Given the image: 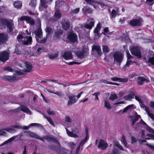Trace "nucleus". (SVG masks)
Listing matches in <instances>:
<instances>
[{
    "mask_svg": "<svg viewBox=\"0 0 154 154\" xmlns=\"http://www.w3.org/2000/svg\"><path fill=\"white\" fill-rule=\"evenodd\" d=\"M27 34L25 33L22 35H19L17 36V39L18 42H22V43L26 45H30L32 42V38L31 36H28L30 34L28 33L27 30L26 31Z\"/></svg>",
    "mask_w": 154,
    "mask_h": 154,
    "instance_id": "1",
    "label": "nucleus"
},
{
    "mask_svg": "<svg viewBox=\"0 0 154 154\" xmlns=\"http://www.w3.org/2000/svg\"><path fill=\"white\" fill-rule=\"evenodd\" d=\"M13 23L7 19H3L0 18V29H2L5 28L6 26L8 29V32H11L13 30Z\"/></svg>",
    "mask_w": 154,
    "mask_h": 154,
    "instance_id": "2",
    "label": "nucleus"
},
{
    "mask_svg": "<svg viewBox=\"0 0 154 154\" xmlns=\"http://www.w3.org/2000/svg\"><path fill=\"white\" fill-rule=\"evenodd\" d=\"M35 35V38L38 42L44 43L46 41V39L42 38V32L41 29L39 28L34 32Z\"/></svg>",
    "mask_w": 154,
    "mask_h": 154,
    "instance_id": "3",
    "label": "nucleus"
},
{
    "mask_svg": "<svg viewBox=\"0 0 154 154\" xmlns=\"http://www.w3.org/2000/svg\"><path fill=\"white\" fill-rule=\"evenodd\" d=\"M22 63L25 64V67L26 69L24 71H22L21 70H18L16 71V73L19 75H22L24 74L25 72H30L32 69L31 64L29 62H22Z\"/></svg>",
    "mask_w": 154,
    "mask_h": 154,
    "instance_id": "4",
    "label": "nucleus"
},
{
    "mask_svg": "<svg viewBox=\"0 0 154 154\" xmlns=\"http://www.w3.org/2000/svg\"><path fill=\"white\" fill-rule=\"evenodd\" d=\"M10 52L5 50L0 52V61L4 63L9 59Z\"/></svg>",
    "mask_w": 154,
    "mask_h": 154,
    "instance_id": "5",
    "label": "nucleus"
},
{
    "mask_svg": "<svg viewBox=\"0 0 154 154\" xmlns=\"http://www.w3.org/2000/svg\"><path fill=\"white\" fill-rule=\"evenodd\" d=\"M123 55L120 52H115L113 56L114 61L116 62L119 65H120L123 60Z\"/></svg>",
    "mask_w": 154,
    "mask_h": 154,
    "instance_id": "6",
    "label": "nucleus"
},
{
    "mask_svg": "<svg viewBox=\"0 0 154 154\" xmlns=\"http://www.w3.org/2000/svg\"><path fill=\"white\" fill-rule=\"evenodd\" d=\"M130 51L131 54L139 58L141 57L140 48L137 46H132L130 48Z\"/></svg>",
    "mask_w": 154,
    "mask_h": 154,
    "instance_id": "7",
    "label": "nucleus"
},
{
    "mask_svg": "<svg viewBox=\"0 0 154 154\" xmlns=\"http://www.w3.org/2000/svg\"><path fill=\"white\" fill-rule=\"evenodd\" d=\"M22 111L26 113L27 114L31 115L32 112L26 106L24 105H20V107H19L13 110L14 112H17L20 111Z\"/></svg>",
    "mask_w": 154,
    "mask_h": 154,
    "instance_id": "8",
    "label": "nucleus"
},
{
    "mask_svg": "<svg viewBox=\"0 0 154 154\" xmlns=\"http://www.w3.org/2000/svg\"><path fill=\"white\" fill-rule=\"evenodd\" d=\"M143 22L142 19L140 18L132 19L128 22V23L130 25L134 26H139L142 25Z\"/></svg>",
    "mask_w": 154,
    "mask_h": 154,
    "instance_id": "9",
    "label": "nucleus"
},
{
    "mask_svg": "<svg viewBox=\"0 0 154 154\" xmlns=\"http://www.w3.org/2000/svg\"><path fill=\"white\" fill-rule=\"evenodd\" d=\"M94 20L92 18H89L88 19L86 23L84 25L85 27L91 29L94 25Z\"/></svg>",
    "mask_w": 154,
    "mask_h": 154,
    "instance_id": "10",
    "label": "nucleus"
},
{
    "mask_svg": "<svg viewBox=\"0 0 154 154\" xmlns=\"http://www.w3.org/2000/svg\"><path fill=\"white\" fill-rule=\"evenodd\" d=\"M62 56L66 60H72L73 57L71 51H65L63 53H62Z\"/></svg>",
    "mask_w": 154,
    "mask_h": 154,
    "instance_id": "11",
    "label": "nucleus"
},
{
    "mask_svg": "<svg viewBox=\"0 0 154 154\" xmlns=\"http://www.w3.org/2000/svg\"><path fill=\"white\" fill-rule=\"evenodd\" d=\"M62 25V27L63 29L65 30H68L69 29L70 24L69 22L67 20L66 18H63L61 21Z\"/></svg>",
    "mask_w": 154,
    "mask_h": 154,
    "instance_id": "12",
    "label": "nucleus"
},
{
    "mask_svg": "<svg viewBox=\"0 0 154 154\" xmlns=\"http://www.w3.org/2000/svg\"><path fill=\"white\" fill-rule=\"evenodd\" d=\"M67 97L69 99L67 104L68 106H71L76 102V100L75 98V96L74 94H70L67 95Z\"/></svg>",
    "mask_w": 154,
    "mask_h": 154,
    "instance_id": "13",
    "label": "nucleus"
},
{
    "mask_svg": "<svg viewBox=\"0 0 154 154\" xmlns=\"http://www.w3.org/2000/svg\"><path fill=\"white\" fill-rule=\"evenodd\" d=\"M88 49L87 48H85L82 50V52H78L77 53V56L79 58H82L87 55Z\"/></svg>",
    "mask_w": 154,
    "mask_h": 154,
    "instance_id": "14",
    "label": "nucleus"
},
{
    "mask_svg": "<svg viewBox=\"0 0 154 154\" xmlns=\"http://www.w3.org/2000/svg\"><path fill=\"white\" fill-rule=\"evenodd\" d=\"M101 29V24L98 23L97 24L96 27L94 31V38L96 39H98L100 37L99 32Z\"/></svg>",
    "mask_w": 154,
    "mask_h": 154,
    "instance_id": "15",
    "label": "nucleus"
},
{
    "mask_svg": "<svg viewBox=\"0 0 154 154\" xmlns=\"http://www.w3.org/2000/svg\"><path fill=\"white\" fill-rule=\"evenodd\" d=\"M140 106L141 108L146 111L148 116L152 120H154V115L150 112L149 108L142 103H141Z\"/></svg>",
    "mask_w": 154,
    "mask_h": 154,
    "instance_id": "16",
    "label": "nucleus"
},
{
    "mask_svg": "<svg viewBox=\"0 0 154 154\" xmlns=\"http://www.w3.org/2000/svg\"><path fill=\"white\" fill-rule=\"evenodd\" d=\"M48 3V1L46 0H40V5L39 7V10L40 11H42L45 10L46 11V8H47V4Z\"/></svg>",
    "mask_w": 154,
    "mask_h": 154,
    "instance_id": "17",
    "label": "nucleus"
},
{
    "mask_svg": "<svg viewBox=\"0 0 154 154\" xmlns=\"http://www.w3.org/2000/svg\"><path fill=\"white\" fill-rule=\"evenodd\" d=\"M108 144L103 140H100L98 146V148L102 150L105 149L107 147Z\"/></svg>",
    "mask_w": 154,
    "mask_h": 154,
    "instance_id": "18",
    "label": "nucleus"
},
{
    "mask_svg": "<svg viewBox=\"0 0 154 154\" xmlns=\"http://www.w3.org/2000/svg\"><path fill=\"white\" fill-rule=\"evenodd\" d=\"M21 21L25 20L26 22L27 23H29L31 25H34V20L31 17L27 16H23L20 18Z\"/></svg>",
    "mask_w": 154,
    "mask_h": 154,
    "instance_id": "19",
    "label": "nucleus"
},
{
    "mask_svg": "<svg viewBox=\"0 0 154 154\" xmlns=\"http://www.w3.org/2000/svg\"><path fill=\"white\" fill-rule=\"evenodd\" d=\"M137 80L138 85H143L144 82H148L149 81L148 79H145L141 76L138 77L137 79Z\"/></svg>",
    "mask_w": 154,
    "mask_h": 154,
    "instance_id": "20",
    "label": "nucleus"
},
{
    "mask_svg": "<svg viewBox=\"0 0 154 154\" xmlns=\"http://www.w3.org/2000/svg\"><path fill=\"white\" fill-rule=\"evenodd\" d=\"M66 133L67 135L69 137H77L78 136L77 135L78 133V131H75L73 130L72 132L69 131L67 128H66Z\"/></svg>",
    "mask_w": 154,
    "mask_h": 154,
    "instance_id": "21",
    "label": "nucleus"
},
{
    "mask_svg": "<svg viewBox=\"0 0 154 154\" xmlns=\"http://www.w3.org/2000/svg\"><path fill=\"white\" fill-rule=\"evenodd\" d=\"M85 137L84 140H82L79 143V145L82 147L84 144L87 142L88 140L89 137V135L88 133V130L87 128H85Z\"/></svg>",
    "mask_w": 154,
    "mask_h": 154,
    "instance_id": "22",
    "label": "nucleus"
},
{
    "mask_svg": "<svg viewBox=\"0 0 154 154\" xmlns=\"http://www.w3.org/2000/svg\"><path fill=\"white\" fill-rule=\"evenodd\" d=\"M68 38L72 42H75L77 39V35L74 33H71L68 35Z\"/></svg>",
    "mask_w": 154,
    "mask_h": 154,
    "instance_id": "23",
    "label": "nucleus"
},
{
    "mask_svg": "<svg viewBox=\"0 0 154 154\" xmlns=\"http://www.w3.org/2000/svg\"><path fill=\"white\" fill-rule=\"evenodd\" d=\"M126 53L127 57V60L126 63L129 66L130 65L135 63V61H132L130 59L131 58H132V57L130 55L128 51L127 50H126Z\"/></svg>",
    "mask_w": 154,
    "mask_h": 154,
    "instance_id": "24",
    "label": "nucleus"
},
{
    "mask_svg": "<svg viewBox=\"0 0 154 154\" xmlns=\"http://www.w3.org/2000/svg\"><path fill=\"white\" fill-rule=\"evenodd\" d=\"M140 123H141L143 124L146 125V129L148 132L154 134V129L151 128L150 127L148 126L146 123L144 122L142 119H141L140 123L137 124V125L139 126V125H140Z\"/></svg>",
    "mask_w": 154,
    "mask_h": 154,
    "instance_id": "25",
    "label": "nucleus"
},
{
    "mask_svg": "<svg viewBox=\"0 0 154 154\" xmlns=\"http://www.w3.org/2000/svg\"><path fill=\"white\" fill-rule=\"evenodd\" d=\"M26 135L28 137H34L40 139L42 140H43L40 137L37 135L35 133L33 132L28 131L27 132V134Z\"/></svg>",
    "mask_w": 154,
    "mask_h": 154,
    "instance_id": "26",
    "label": "nucleus"
},
{
    "mask_svg": "<svg viewBox=\"0 0 154 154\" xmlns=\"http://www.w3.org/2000/svg\"><path fill=\"white\" fill-rule=\"evenodd\" d=\"M2 78L3 79L8 80L10 82H13L16 80V77L14 75V76H7L5 75L3 76Z\"/></svg>",
    "mask_w": 154,
    "mask_h": 154,
    "instance_id": "27",
    "label": "nucleus"
},
{
    "mask_svg": "<svg viewBox=\"0 0 154 154\" xmlns=\"http://www.w3.org/2000/svg\"><path fill=\"white\" fill-rule=\"evenodd\" d=\"M146 62L149 63L153 66H154V56L150 57L148 55L145 56L144 57Z\"/></svg>",
    "mask_w": 154,
    "mask_h": 154,
    "instance_id": "28",
    "label": "nucleus"
},
{
    "mask_svg": "<svg viewBox=\"0 0 154 154\" xmlns=\"http://www.w3.org/2000/svg\"><path fill=\"white\" fill-rule=\"evenodd\" d=\"M119 12V8H115V9H114L112 10L111 13V15L110 16V18L111 19L114 18L117 15H119L118 13Z\"/></svg>",
    "mask_w": 154,
    "mask_h": 154,
    "instance_id": "29",
    "label": "nucleus"
},
{
    "mask_svg": "<svg viewBox=\"0 0 154 154\" xmlns=\"http://www.w3.org/2000/svg\"><path fill=\"white\" fill-rule=\"evenodd\" d=\"M92 50L94 51H96L99 55L102 54L100 46L97 45H94L92 47Z\"/></svg>",
    "mask_w": 154,
    "mask_h": 154,
    "instance_id": "30",
    "label": "nucleus"
},
{
    "mask_svg": "<svg viewBox=\"0 0 154 154\" xmlns=\"http://www.w3.org/2000/svg\"><path fill=\"white\" fill-rule=\"evenodd\" d=\"M62 14L59 11H56L55 13L54 17L55 19H53L51 20L52 22H55L57 21V19H59L61 17Z\"/></svg>",
    "mask_w": 154,
    "mask_h": 154,
    "instance_id": "31",
    "label": "nucleus"
},
{
    "mask_svg": "<svg viewBox=\"0 0 154 154\" xmlns=\"http://www.w3.org/2000/svg\"><path fill=\"white\" fill-rule=\"evenodd\" d=\"M111 80L113 81H118L119 82H126L128 80L127 79H122L116 77L111 78Z\"/></svg>",
    "mask_w": 154,
    "mask_h": 154,
    "instance_id": "32",
    "label": "nucleus"
},
{
    "mask_svg": "<svg viewBox=\"0 0 154 154\" xmlns=\"http://www.w3.org/2000/svg\"><path fill=\"white\" fill-rule=\"evenodd\" d=\"M88 4H97L100 5V6L103 8L105 5L104 4H100V3L96 2L94 0H85Z\"/></svg>",
    "mask_w": 154,
    "mask_h": 154,
    "instance_id": "33",
    "label": "nucleus"
},
{
    "mask_svg": "<svg viewBox=\"0 0 154 154\" xmlns=\"http://www.w3.org/2000/svg\"><path fill=\"white\" fill-rule=\"evenodd\" d=\"M136 108L135 105L134 104H131L128 105L125 107L123 110V112H126L128 110H131Z\"/></svg>",
    "mask_w": 154,
    "mask_h": 154,
    "instance_id": "34",
    "label": "nucleus"
},
{
    "mask_svg": "<svg viewBox=\"0 0 154 154\" xmlns=\"http://www.w3.org/2000/svg\"><path fill=\"white\" fill-rule=\"evenodd\" d=\"M134 93L132 92L129 94L124 96V98L126 100H130L134 98Z\"/></svg>",
    "mask_w": 154,
    "mask_h": 154,
    "instance_id": "35",
    "label": "nucleus"
},
{
    "mask_svg": "<svg viewBox=\"0 0 154 154\" xmlns=\"http://www.w3.org/2000/svg\"><path fill=\"white\" fill-rule=\"evenodd\" d=\"M72 122V119L69 116H66L65 118V123L66 125H68Z\"/></svg>",
    "mask_w": 154,
    "mask_h": 154,
    "instance_id": "36",
    "label": "nucleus"
},
{
    "mask_svg": "<svg viewBox=\"0 0 154 154\" xmlns=\"http://www.w3.org/2000/svg\"><path fill=\"white\" fill-rule=\"evenodd\" d=\"M6 40V35L3 34H0V44L5 42Z\"/></svg>",
    "mask_w": 154,
    "mask_h": 154,
    "instance_id": "37",
    "label": "nucleus"
},
{
    "mask_svg": "<svg viewBox=\"0 0 154 154\" xmlns=\"http://www.w3.org/2000/svg\"><path fill=\"white\" fill-rule=\"evenodd\" d=\"M36 0H31L29 4V5L31 7V9L34 10L36 6Z\"/></svg>",
    "mask_w": 154,
    "mask_h": 154,
    "instance_id": "38",
    "label": "nucleus"
},
{
    "mask_svg": "<svg viewBox=\"0 0 154 154\" xmlns=\"http://www.w3.org/2000/svg\"><path fill=\"white\" fill-rule=\"evenodd\" d=\"M14 5L15 8H20L22 6V3L20 1H16L14 2Z\"/></svg>",
    "mask_w": 154,
    "mask_h": 154,
    "instance_id": "39",
    "label": "nucleus"
},
{
    "mask_svg": "<svg viewBox=\"0 0 154 154\" xmlns=\"http://www.w3.org/2000/svg\"><path fill=\"white\" fill-rule=\"evenodd\" d=\"M46 32L48 35H50L52 33L53 29L51 27L47 26L46 29Z\"/></svg>",
    "mask_w": 154,
    "mask_h": 154,
    "instance_id": "40",
    "label": "nucleus"
},
{
    "mask_svg": "<svg viewBox=\"0 0 154 154\" xmlns=\"http://www.w3.org/2000/svg\"><path fill=\"white\" fill-rule=\"evenodd\" d=\"M82 11L84 13H91L92 12V11L90 8L85 7L82 9Z\"/></svg>",
    "mask_w": 154,
    "mask_h": 154,
    "instance_id": "41",
    "label": "nucleus"
},
{
    "mask_svg": "<svg viewBox=\"0 0 154 154\" xmlns=\"http://www.w3.org/2000/svg\"><path fill=\"white\" fill-rule=\"evenodd\" d=\"M4 130L11 133H14L16 131L14 129L12 128H4Z\"/></svg>",
    "mask_w": 154,
    "mask_h": 154,
    "instance_id": "42",
    "label": "nucleus"
},
{
    "mask_svg": "<svg viewBox=\"0 0 154 154\" xmlns=\"http://www.w3.org/2000/svg\"><path fill=\"white\" fill-rule=\"evenodd\" d=\"M42 114L44 116L47 120L48 121L51 125L54 126H55L54 124L53 123V122L52 121L50 117H48L45 116V115L44 114L42 113Z\"/></svg>",
    "mask_w": 154,
    "mask_h": 154,
    "instance_id": "43",
    "label": "nucleus"
},
{
    "mask_svg": "<svg viewBox=\"0 0 154 154\" xmlns=\"http://www.w3.org/2000/svg\"><path fill=\"white\" fill-rule=\"evenodd\" d=\"M19 136L18 135H17L15 136H14L10 138L8 140L5 141L1 145H3L4 144L8 143L9 142L12 141H13L16 138H17Z\"/></svg>",
    "mask_w": 154,
    "mask_h": 154,
    "instance_id": "44",
    "label": "nucleus"
},
{
    "mask_svg": "<svg viewBox=\"0 0 154 154\" xmlns=\"http://www.w3.org/2000/svg\"><path fill=\"white\" fill-rule=\"evenodd\" d=\"M66 3L63 1H62L61 2L57 1L55 2V8H57L58 7H60V6L62 5H64Z\"/></svg>",
    "mask_w": 154,
    "mask_h": 154,
    "instance_id": "45",
    "label": "nucleus"
},
{
    "mask_svg": "<svg viewBox=\"0 0 154 154\" xmlns=\"http://www.w3.org/2000/svg\"><path fill=\"white\" fill-rule=\"evenodd\" d=\"M83 26L81 24H79L75 28V29L76 31L79 33H80V32L82 31V30Z\"/></svg>",
    "mask_w": 154,
    "mask_h": 154,
    "instance_id": "46",
    "label": "nucleus"
},
{
    "mask_svg": "<svg viewBox=\"0 0 154 154\" xmlns=\"http://www.w3.org/2000/svg\"><path fill=\"white\" fill-rule=\"evenodd\" d=\"M103 51L104 54H106L109 51L108 47L106 45L103 46Z\"/></svg>",
    "mask_w": 154,
    "mask_h": 154,
    "instance_id": "47",
    "label": "nucleus"
},
{
    "mask_svg": "<svg viewBox=\"0 0 154 154\" xmlns=\"http://www.w3.org/2000/svg\"><path fill=\"white\" fill-rule=\"evenodd\" d=\"M104 101L105 107L108 109H110L111 108V106L110 105L109 101L106 100H105Z\"/></svg>",
    "mask_w": 154,
    "mask_h": 154,
    "instance_id": "48",
    "label": "nucleus"
},
{
    "mask_svg": "<svg viewBox=\"0 0 154 154\" xmlns=\"http://www.w3.org/2000/svg\"><path fill=\"white\" fill-rule=\"evenodd\" d=\"M141 118V116L140 115H137L135 118L133 119L132 121V124L133 125L138 120V119Z\"/></svg>",
    "mask_w": 154,
    "mask_h": 154,
    "instance_id": "49",
    "label": "nucleus"
},
{
    "mask_svg": "<svg viewBox=\"0 0 154 154\" xmlns=\"http://www.w3.org/2000/svg\"><path fill=\"white\" fill-rule=\"evenodd\" d=\"M48 56L50 59H54L57 57L58 54L56 53L54 54H49Z\"/></svg>",
    "mask_w": 154,
    "mask_h": 154,
    "instance_id": "50",
    "label": "nucleus"
},
{
    "mask_svg": "<svg viewBox=\"0 0 154 154\" xmlns=\"http://www.w3.org/2000/svg\"><path fill=\"white\" fill-rule=\"evenodd\" d=\"M121 142L122 143L124 144L125 146L126 147H128V146L127 145V143L125 139V137L124 135H123L122 136Z\"/></svg>",
    "mask_w": 154,
    "mask_h": 154,
    "instance_id": "51",
    "label": "nucleus"
},
{
    "mask_svg": "<svg viewBox=\"0 0 154 154\" xmlns=\"http://www.w3.org/2000/svg\"><path fill=\"white\" fill-rule=\"evenodd\" d=\"M35 123H32L29 124L28 126H23V129L24 130L28 129L30 127L35 126Z\"/></svg>",
    "mask_w": 154,
    "mask_h": 154,
    "instance_id": "52",
    "label": "nucleus"
},
{
    "mask_svg": "<svg viewBox=\"0 0 154 154\" xmlns=\"http://www.w3.org/2000/svg\"><path fill=\"white\" fill-rule=\"evenodd\" d=\"M47 113L50 115H53L55 114V112L54 111L50 110V109H48L47 110Z\"/></svg>",
    "mask_w": 154,
    "mask_h": 154,
    "instance_id": "53",
    "label": "nucleus"
},
{
    "mask_svg": "<svg viewBox=\"0 0 154 154\" xmlns=\"http://www.w3.org/2000/svg\"><path fill=\"white\" fill-rule=\"evenodd\" d=\"M117 97L115 94H112L109 99L111 100H114L117 99Z\"/></svg>",
    "mask_w": 154,
    "mask_h": 154,
    "instance_id": "54",
    "label": "nucleus"
},
{
    "mask_svg": "<svg viewBox=\"0 0 154 154\" xmlns=\"http://www.w3.org/2000/svg\"><path fill=\"white\" fill-rule=\"evenodd\" d=\"M3 69L5 71L12 72L13 71V69L9 66H8L3 68Z\"/></svg>",
    "mask_w": 154,
    "mask_h": 154,
    "instance_id": "55",
    "label": "nucleus"
},
{
    "mask_svg": "<svg viewBox=\"0 0 154 154\" xmlns=\"http://www.w3.org/2000/svg\"><path fill=\"white\" fill-rule=\"evenodd\" d=\"M146 136L150 137V138H148L147 137L146 138V140H149V139H152L154 140V135L151 134H147Z\"/></svg>",
    "mask_w": 154,
    "mask_h": 154,
    "instance_id": "56",
    "label": "nucleus"
},
{
    "mask_svg": "<svg viewBox=\"0 0 154 154\" xmlns=\"http://www.w3.org/2000/svg\"><path fill=\"white\" fill-rule=\"evenodd\" d=\"M114 146H116L118 147L119 149L121 150H123L124 149L122 146L119 144L118 142H115L114 144Z\"/></svg>",
    "mask_w": 154,
    "mask_h": 154,
    "instance_id": "57",
    "label": "nucleus"
},
{
    "mask_svg": "<svg viewBox=\"0 0 154 154\" xmlns=\"http://www.w3.org/2000/svg\"><path fill=\"white\" fill-rule=\"evenodd\" d=\"M80 10L79 8H77L73 10H72L71 11V13L72 14H76L78 13Z\"/></svg>",
    "mask_w": 154,
    "mask_h": 154,
    "instance_id": "58",
    "label": "nucleus"
},
{
    "mask_svg": "<svg viewBox=\"0 0 154 154\" xmlns=\"http://www.w3.org/2000/svg\"><path fill=\"white\" fill-rule=\"evenodd\" d=\"M100 94V93L99 92H97L94 93L92 95L94 96L95 97V100H99V98L98 97V96Z\"/></svg>",
    "mask_w": 154,
    "mask_h": 154,
    "instance_id": "59",
    "label": "nucleus"
},
{
    "mask_svg": "<svg viewBox=\"0 0 154 154\" xmlns=\"http://www.w3.org/2000/svg\"><path fill=\"white\" fill-rule=\"evenodd\" d=\"M120 153V152L118 151L114 147L113 150L109 154H119Z\"/></svg>",
    "mask_w": 154,
    "mask_h": 154,
    "instance_id": "60",
    "label": "nucleus"
},
{
    "mask_svg": "<svg viewBox=\"0 0 154 154\" xmlns=\"http://www.w3.org/2000/svg\"><path fill=\"white\" fill-rule=\"evenodd\" d=\"M54 94L57 95L60 97H61L63 96V94L62 91H60L59 92L57 91L54 92Z\"/></svg>",
    "mask_w": 154,
    "mask_h": 154,
    "instance_id": "61",
    "label": "nucleus"
},
{
    "mask_svg": "<svg viewBox=\"0 0 154 154\" xmlns=\"http://www.w3.org/2000/svg\"><path fill=\"white\" fill-rule=\"evenodd\" d=\"M42 49L41 48H38L37 52L36 53H34L33 55L34 56H37L39 55L41 53V51H42Z\"/></svg>",
    "mask_w": 154,
    "mask_h": 154,
    "instance_id": "62",
    "label": "nucleus"
},
{
    "mask_svg": "<svg viewBox=\"0 0 154 154\" xmlns=\"http://www.w3.org/2000/svg\"><path fill=\"white\" fill-rule=\"evenodd\" d=\"M146 3L149 5H152L154 3V0H146Z\"/></svg>",
    "mask_w": 154,
    "mask_h": 154,
    "instance_id": "63",
    "label": "nucleus"
},
{
    "mask_svg": "<svg viewBox=\"0 0 154 154\" xmlns=\"http://www.w3.org/2000/svg\"><path fill=\"white\" fill-rule=\"evenodd\" d=\"M4 128L3 129L0 130V135H2L5 136L6 135V133L4 131Z\"/></svg>",
    "mask_w": 154,
    "mask_h": 154,
    "instance_id": "64",
    "label": "nucleus"
}]
</instances>
